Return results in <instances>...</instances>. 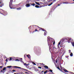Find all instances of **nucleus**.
<instances>
[{
	"instance_id": "obj_1",
	"label": "nucleus",
	"mask_w": 74,
	"mask_h": 74,
	"mask_svg": "<svg viewBox=\"0 0 74 74\" xmlns=\"http://www.w3.org/2000/svg\"><path fill=\"white\" fill-rule=\"evenodd\" d=\"M7 68H11V67H12L13 68H18V69H23V70H25L26 69H24L23 68H21V67H19L18 66H8L7 67Z\"/></svg>"
},
{
	"instance_id": "obj_2",
	"label": "nucleus",
	"mask_w": 74,
	"mask_h": 74,
	"mask_svg": "<svg viewBox=\"0 0 74 74\" xmlns=\"http://www.w3.org/2000/svg\"><path fill=\"white\" fill-rule=\"evenodd\" d=\"M51 40H53V39L49 38V37L48 36L47 37V41L48 44H50V43L51 42Z\"/></svg>"
},
{
	"instance_id": "obj_3",
	"label": "nucleus",
	"mask_w": 74,
	"mask_h": 74,
	"mask_svg": "<svg viewBox=\"0 0 74 74\" xmlns=\"http://www.w3.org/2000/svg\"><path fill=\"white\" fill-rule=\"evenodd\" d=\"M13 1V0H10V1L9 3V6L10 9H12V8H11V7H12V3Z\"/></svg>"
},
{
	"instance_id": "obj_4",
	"label": "nucleus",
	"mask_w": 74,
	"mask_h": 74,
	"mask_svg": "<svg viewBox=\"0 0 74 74\" xmlns=\"http://www.w3.org/2000/svg\"><path fill=\"white\" fill-rule=\"evenodd\" d=\"M1 10H2L3 11V13H4V16H5L6 15H7L8 14V13L7 12H5L4 11V10H2V9H1Z\"/></svg>"
},
{
	"instance_id": "obj_5",
	"label": "nucleus",
	"mask_w": 74,
	"mask_h": 74,
	"mask_svg": "<svg viewBox=\"0 0 74 74\" xmlns=\"http://www.w3.org/2000/svg\"><path fill=\"white\" fill-rule=\"evenodd\" d=\"M62 40H63V39H62L61 40V41H60L58 43V45H57V47H58V48H59V45L60 44V42H61V41H62Z\"/></svg>"
},
{
	"instance_id": "obj_6",
	"label": "nucleus",
	"mask_w": 74,
	"mask_h": 74,
	"mask_svg": "<svg viewBox=\"0 0 74 74\" xmlns=\"http://www.w3.org/2000/svg\"><path fill=\"white\" fill-rule=\"evenodd\" d=\"M2 5H4V4L2 3V2H0V7H2Z\"/></svg>"
},
{
	"instance_id": "obj_7",
	"label": "nucleus",
	"mask_w": 74,
	"mask_h": 74,
	"mask_svg": "<svg viewBox=\"0 0 74 74\" xmlns=\"http://www.w3.org/2000/svg\"><path fill=\"white\" fill-rule=\"evenodd\" d=\"M30 5L29 4H27L25 5L26 7H30Z\"/></svg>"
},
{
	"instance_id": "obj_8",
	"label": "nucleus",
	"mask_w": 74,
	"mask_h": 74,
	"mask_svg": "<svg viewBox=\"0 0 74 74\" xmlns=\"http://www.w3.org/2000/svg\"><path fill=\"white\" fill-rule=\"evenodd\" d=\"M68 42L69 43H70V41H71V38H68Z\"/></svg>"
},
{
	"instance_id": "obj_9",
	"label": "nucleus",
	"mask_w": 74,
	"mask_h": 74,
	"mask_svg": "<svg viewBox=\"0 0 74 74\" xmlns=\"http://www.w3.org/2000/svg\"><path fill=\"white\" fill-rule=\"evenodd\" d=\"M44 67L45 68V69H48V66H47L45 65L44 66Z\"/></svg>"
},
{
	"instance_id": "obj_10",
	"label": "nucleus",
	"mask_w": 74,
	"mask_h": 74,
	"mask_svg": "<svg viewBox=\"0 0 74 74\" xmlns=\"http://www.w3.org/2000/svg\"><path fill=\"white\" fill-rule=\"evenodd\" d=\"M27 57L29 59H30V58H31L30 55L29 54H28V55H27Z\"/></svg>"
},
{
	"instance_id": "obj_11",
	"label": "nucleus",
	"mask_w": 74,
	"mask_h": 74,
	"mask_svg": "<svg viewBox=\"0 0 74 74\" xmlns=\"http://www.w3.org/2000/svg\"><path fill=\"white\" fill-rule=\"evenodd\" d=\"M47 32L46 31H45V34H44V36H46V35H47Z\"/></svg>"
},
{
	"instance_id": "obj_12",
	"label": "nucleus",
	"mask_w": 74,
	"mask_h": 74,
	"mask_svg": "<svg viewBox=\"0 0 74 74\" xmlns=\"http://www.w3.org/2000/svg\"><path fill=\"white\" fill-rule=\"evenodd\" d=\"M17 10H21V8L19 7L17 8Z\"/></svg>"
},
{
	"instance_id": "obj_13",
	"label": "nucleus",
	"mask_w": 74,
	"mask_h": 74,
	"mask_svg": "<svg viewBox=\"0 0 74 74\" xmlns=\"http://www.w3.org/2000/svg\"><path fill=\"white\" fill-rule=\"evenodd\" d=\"M35 3L36 4H37L38 5H40V4H39V3L38 2H36Z\"/></svg>"
},
{
	"instance_id": "obj_14",
	"label": "nucleus",
	"mask_w": 74,
	"mask_h": 74,
	"mask_svg": "<svg viewBox=\"0 0 74 74\" xmlns=\"http://www.w3.org/2000/svg\"><path fill=\"white\" fill-rule=\"evenodd\" d=\"M39 28H40V29H42V31H44L45 32V30H44V29H42V28L39 27Z\"/></svg>"
},
{
	"instance_id": "obj_15",
	"label": "nucleus",
	"mask_w": 74,
	"mask_h": 74,
	"mask_svg": "<svg viewBox=\"0 0 74 74\" xmlns=\"http://www.w3.org/2000/svg\"><path fill=\"white\" fill-rule=\"evenodd\" d=\"M6 70V67H4L3 68V71H4V70Z\"/></svg>"
},
{
	"instance_id": "obj_16",
	"label": "nucleus",
	"mask_w": 74,
	"mask_h": 74,
	"mask_svg": "<svg viewBox=\"0 0 74 74\" xmlns=\"http://www.w3.org/2000/svg\"><path fill=\"white\" fill-rule=\"evenodd\" d=\"M35 7H36V8H40V7L38 5H36Z\"/></svg>"
},
{
	"instance_id": "obj_17",
	"label": "nucleus",
	"mask_w": 74,
	"mask_h": 74,
	"mask_svg": "<svg viewBox=\"0 0 74 74\" xmlns=\"http://www.w3.org/2000/svg\"><path fill=\"white\" fill-rule=\"evenodd\" d=\"M64 71L65 72H66H66H68V71H67V70H66V69H64Z\"/></svg>"
},
{
	"instance_id": "obj_18",
	"label": "nucleus",
	"mask_w": 74,
	"mask_h": 74,
	"mask_svg": "<svg viewBox=\"0 0 74 74\" xmlns=\"http://www.w3.org/2000/svg\"><path fill=\"white\" fill-rule=\"evenodd\" d=\"M32 63L34 64V65H36V63L33 62H32Z\"/></svg>"
},
{
	"instance_id": "obj_19",
	"label": "nucleus",
	"mask_w": 74,
	"mask_h": 74,
	"mask_svg": "<svg viewBox=\"0 0 74 74\" xmlns=\"http://www.w3.org/2000/svg\"><path fill=\"white\" fill-rule=\"evenodd\" d=\"M70 56H73V53H71L70 54Z\"/></svg>"
},
{
	"instance_id": "obj_20",
	"label": "nucleus",
	"mask_w": 74,
	"mask_h": 74,
	"mask_svg": "<svg viewBox=\"0 0 74 74\" xmlns=\"http://www.w3.org/2000/svg\"><path fill=\"white\" fill-rule=\"evenodd\" d=\"M19 61H20V62H21V63H23V64H24V62H23V61H22V60H21V61L19 60Z\"/></svg>"
},
{
	"instance_id": "obj_21",
	"label": "nucleus",
	"mask_w": 74,
	"mask_h": 74,
	"mask_svg": "<svg viewBox=\"0 0 74 74\" xmlns=\"http://www.w3.org/2000/svg\"><path fill=\"white\" fill-rule=\"evenodd\" d=\"M52 4H53V3H51L50 4L48 5V6H50V5H52Z\"/></svg>"
},
{
	"instance_id": "obj_22",
	"label": "nucleus",
	"mask_w": 74,
	"mask_h": 74,
	"mask_svg": "<svg viewBox=\"0 0 74 74\" xmlns=\"http://www.w3.org/2000/svg\"><path fill=\"white\" fill-rule=\"evenodd\" d=\"M69 53H71V50H69Z\"/></svg>"
},
{
	"instance_id": "obj_23",
	"label": "nucleus",
	"mask_w": 74,
	"mask_h": 74,
	"mask_svg": "<svg viewBox=\"0 0 74 74\" xmlns=\"http://www.w3.org/2000/svg\"><path fill=\"white\" fill-rule=\"evenodd\" d=\"M28 2H29V1H28V0H27L26 2V4H28V3H29Z\"/></svg>"
},
{
	"instance_id": "obj_24",
	"label": "nucleus",
	"mask_w": 74,
	"mask_h": 74,
	"mask_svg": "<svg viewBox=\"0 0 74 74\" xmlns=\"http://www.w3.org/2000/svg\"><path fill=\"white\" fill-rule=\"evenodd\" d=\"M22 60V58H20L19 59V60H20V61L21 60Z\"/></svg>"
},
{
	"instance_id": "obj_25",
	"label": "nucleus",
	"mask_w": 74,
	"mask_h": 74,
	"mask_svg": "<svg viewBox=\"0 0 74 74\" xmlns=\"http://www.w3.org/2000/svg\"><path fill=\"white\" fill-rule=\"evenodd\" d=\"M32 5H33V6H35V4L33 3L32 4Z\"/></svg>"
},
{
	"instance_id": "obj_26",
	"label": "nucleus",
	"mask_w": 74,
	"mask_h": 74,
	"mask_svg": "<svg viewBox=\"0 0 74 74\" xmlns=\"http://www.w3.org/2000/svg\"><path fill=\"white\" fill-rule=\"evenodd\" d=\"M47 71H45L44 72V74H45L46 73H47Z\"/></svg>"
},
{
	"instance_id": "obj_27",
	"label": "nucleus",
	"mask_w": 74,
	"mask_h": 74,
	"mask_svg": "<svg viewBox=\"0 0 74 74\" xmlns=\"http://www.w3.org/2000/svg\"><path fill=\"white\" fill-rule=\"evenodd\" d=\"M49 71H50V72H51V73L52 72V70L50 69L49 70Z\"/></svg>"
},
{
	"instance_id": "obj_28",
	"label": "nucleus",
	"mask_w": 74,
	"mask_h": 74,
	"mask_svg": "<svg viewBox=\"0 0 74 74\" xmlns=\"http://www.w3.org/2000/svg\"><path fill=\"white\" fill-rule=\"evenodd\" d=\"M37 31V29H35V31H33V33H34V32H36Z\"/></svg>"
},
{
	"instance_id": "obj_29",
	"label": "nucleus",
	"mask_w": 74,
	"mask_h": 74,
	"mask_svg": "<svg viewBox=\"0 0 74 74\" xmlns=\"http://www.w3.org/2000/svg\"><path fill=\"white\" fill-rule=\"evenodd\" d=\"M3 66H0V69H2Z\"/></svg>"
},
{
	"instance_id": "obj_30",
	"label": "nucleus",
	"mask_w": 74,
	"mask_h": 74,
	"mask_svg": "<svg viewBox=\"0 0 74 74\" xmlns=\"http://www.w3.org/2000/svg\"><path fill=\"white\" fill-rule=\"evenodd\" d=\"M15 61H18V62H19V60L18 59H16V60Z\"/></svg>"
},
{
	"instance_id": "obj_31",
	"label": "nucleus",
	"mask_w": 74,
	"mask_h": 74,
	"mask_svg": "<svg viewBox=\"0 0 74 74\" xmlns=\"http://www.w3.org/2000/svg\"><path fill=\"white\" fill-rule=\"evenodd\" d=\"M38 68H39V69H41V66L38 67Z\"/></svg>"
},
{
	"instance_id": "obj_32",
	"label": "nucleus",
	"mask_w": 74,
	"mask_h": 74,
	"mask_svg": "<svg viewBox=\"0 0 74 74\" xmlns=\"http://www.w3.org/2000/svg\"><path fill=\"white\" fill-rule=\"evenodd\" d=\"M5 61H6V62H8V60L7 59H6Z\"/></svg>"
},
{
	"instance_id": "obj_33",
	"label": "nucleus",
	"mask_w": 74,
	"mask_h": 74,
	"mask_svg": "<svg viewBox=\"0 0 74 74\" xmlns=\"http://www.w3.org/2000/svg\"><path fill=\"white\" fill-rule=\"evenodd\" d=\"M12 60V58H10V61H11V60Z\"/></svg>"
},
{
	"instance_id": "obj_34",
	"label": "nucleus",
	"mask_w": 74,
	"mask_h": 74,
	"mask_svg": "<svg viewBox=\"0 0 74 74\" xmlns=\"http://www.w3.org/2000/svg\"><path fill=\"white\" fill-rule=\"evenodd\" d=\"M28 65H29V64H26V66H28Z\"/></svg>"
},
{
	"instance_id": "obj_35",
	"label": "nucleus",
	"mask_w": 74,
	"mask_h": 74,
	"mask_svg": "<svg viewBox=\"0 0 74 74\" xmlns=\"http://www.w3.org/2000/svg\"><path fill=\"white\" fill-rule=\"evenodd\" d=\"M12 71H13V72H15V71H16L15 70H13Z\"/></svg>"
},
{
	"instance_id": "obj_36",
	"label": "nucleus",
	"mask_w": 74,
	"mask_h": 74,
	"mask_svg": "<svg viewBox=\"0 0 74 74\" xmlns=\"http://www.w3.org/2000/svg\"><path fill=\"white\" fill-rule=\"evenodd\" d=\"M65 4H68V2H65Z\"/></svg>"
},
{
	"instance_id": "obj_37",
	"label": "nucleus",
	"mask_w": 74,
	"mask_h": 74,
	"mask_svg": "<svg viewBox=\"0 0 74 74\" xmlns=\"http://www.w3.org/2000/svg\"><path fill=\"white\" fill-rule=\"evenodd\" d=\"M30 1H31L32 2H33V1H34L33 0H30Z\"/></svg>"
},
{
	"instance_id": "obj_38",
	"label": "nucleus",
	"mask_w": 74,
	"mask_h": 74,
	"mask_svg": "<svg viewBox=\"0 0 74 74\" xmlns=\"http://www.w3.org/2000/svg\"><path fill=\"white\" fill-rule=\"evenodd\" d=\"M53 48L54 49H56V48L55 47H53Z\"/></svg>"
},
{
	"instance_id": "obj_39",
	"label": "nucleus",
	"mask_w": 74,
	"mask_h": 74,
	"mask_svg": "<svg viewBox=\"0 0 74 74\" xmlns=\"http://www.w3.org/2000/svg\"><path fill=\"white\" fill-rule=\"evenodd\" d=\"M49 74H53V72H52L51 73H49Z\"/></svg>"
},
{
	"instance_id": "obj_40",
	"label": "nucleus",
	"mask_w": 74,
	"mask_h": 74,
	"mask_svg": "<svg viewBox=\"0 0 74 74\" xmlns=\"http://www.w3.org/2000/svg\"><path fill=\"white\" fill-rule=\"evenodd\" d=\"M58 69H59V70H60V69H59V68L58 67H57Z\"/></svg>"
},
{
	"instance_id": "obj_41",
	"label": "nucleus",
	"mask_w": 74,
	"mask_h": 74,
	"mask_svg": "<svg viewBox=\"0 0 74 74\" xmlns=\"http://www.w3.org/2000/svg\"><path fill=\"white\" fill-rule=\"evenodd\" d=\"M30 28H32V27H29V29H30Z\"/></svg>"
},
{
	"instance_id": "obj_42",
	"label": "nucleus",
	"mask_w": 74,
	"mask_h": 74,
	"mask_svg": "<svg viewBox=\"0 0 74 74\" xmlns=\"http://www.w3.org/2000/svg\"><path fill=\"white\" fill-rule=\"evenodd\" d=\"M51 1H52V0H49V2H50Z\"/></svg>"
},
{
	"instance_id": "obj_43",
	"label": "nucleus",
	"mask_w": 74,
	"mask_h": 74,
	"mask_svg": "<svg viewBox=\"0 0 74 74\" xmlns=\"http://www.w3.org/2000/svg\"><path fill=\"white\" fill-rule=\"evenodd\" d=\"M24 58H26V56H25V55H24Z\"/></svg>"
},
{
	"instance_id": "obj_44",
	"label": "nucleus",
	"mask_w": 74,
	"mask_h": 74,
	"mask_svg": "<svg viewBox=\"0 0 74 74\" xmlns=\"http://www.w3.org/2000/svg\"><path fill=\"white\" fill-rule=\"evenodd\" d=\"M55 42H53V44L54 45L55 44Z\"/></svg>"
},
{
	"instance_id": "obj_45",
	"label": "nucleus",
	"mask_w": 74,
	"mask_h": 74,
	"mask_svg": "<svg viewBox=\"0 0 74 74\" xmlns=\"http://www.w3.org/2000/svg\"><path fill=\"white\" fill-rule=\"evenodd\" d=\"M24 64V65H25V66H26V63H25V64Z\"/></svg>"
},
{
	"instance_id": "obj_46",
	"label": "nucleus",
	"mask_w": 74,
	"mask_h": 74,
	"mask_svg": "<svg viewBox=\"0 0 74 74\" xmlns=\"http://www.w3.org/2000/svg\"><path fill=\"white\" fill-rule=\"evenodd\" d=\"M43 72H44V71H42L41 73H43Z\"/></svg>"
},
{
	"instance_id": "obj_47",
	"label": "nucleus",
	"mask_w": 74,
	"mask_h": 74,
	"mask_svg": "<svg viewBox=\"0 0 74 74\" xmlns=\"http://www.w3.org/2000/svg\"><path fill=\"white\" fill-rule=\"evenodd\" d=\"M25 73H27V74H29V73H28L27 72H25Z\"/></svg>"
},
{
	"instance_id": "obj_48",
	"label": "nucleus",
	"mask_w": 74,
	"mask_h": 74,
	"mask_svg": "<svg viewBox=\"0 0 74 74\" xmlns=\"http://www.w3.org/2000/svg\"><path fill=\"white\" fill-rule=\"evenodd\" d=\"M1 72H3V70H1Z\"/></svg>"
},
{
	"instance_id": "obj_49",
	"label": "nucleus",
	"mask_w": 74,
	"mask_h": 74,
	"mask_svg": "<svg viewBox=\"0 0 74 74\" xmlns=\"http://www.w3.org/2000/svg\"><path fill=\"white\" fill-rule=\"evenodd\" d=\"M0 14H2V15H4V14H3L1 13V12H0Z\"/></svg>"
},
{
	"instance_id": "obj_50",
	"label": "nucleus",
	"mask_w": 74,
	"mask_h": 74,
	"mask_svg": "<svg viewBox=\"0 0 74 74\" xmlns=\"http://www.w3.org/2000/svg\"><path fill=\"white\" fill-rule=\"evenodd\" d=\"M63 4H65V2H63Z\"/></svg>"
},
{
	"instance_id": "obj_51",
	"label": "nucleus",
	"mask_w": 74,
	"mask_h": 74,
	"mask_svg": "<svg viewBox=\"0 0 74 74\" xmlns=\"http://www.w3.org/2000/svg\"><path fill=\"white\" fill-rule=\"evenodd\" d=\"M15 6H17V5H14Z\"/></svg>"
},
{
	"instance_id": "obj_52",
	"label": "nucleus",
	"mask_w": 74,
	"mask_h": 74,
	"mask_svg": "<svg viewBox=\"0 0 74 74\" xmlns=\"http://www.w3.org/2000/svg\"><path fill=\"white\" fill-rule=\"evenodd\" d=\"M58 6H60V5H59V4H58Z\"/></svg>"
},
{
	"instance_id": "obj_53",
	"label": "nucleus",
	"mask_w": 74,
	"mask_h": 74,
	"mask_svg": "<svg viewBox=\"0 0 74 74\" xmlns=\"http://www.w3.org/2000/svg\"><path fill=\"white\" fill-rule=\"evenodd\" d=\"M74 2H73V3H71V4H74Z\"/></svg>"
},
{
	"instance_id": "obj_54",
	"label": "nucleus",
	"mask_w": 74,
	"mask_h": 74,
	"mask_svg": "<svg viewBox=\"0 0 74 74\" xmlns=\"http://www.w3.org/2000/svg\"><path fill=\"white\" fill-rule=\"evenodd\" d=\"M68 4H71V3H68Z\"/></svg>"
},
{
	"instance_id": "obj_55",
	"label": "nucleus",
	"mask_w": 74,
	"mask_h": 74,
	"mask_svg": "<svg viewBox=\"0 0 74 74\" xmlns=\"http://www.w3.org/2000/svg\"><path fill=\"white\" fill-rule=\"evenodd\" d=\"M2 73H3V74H4V72H3Z\"/></svg>"
},
{
	"instance_id": "obj_56",
	"label": "nucleus",
	"mask_w": 74,
	"mask_h": 74,
	"mask_svg": "<svg viewBox=\"0 0 74 74\" xmlns=\"http://www.w3.org/2000/svg\"><path fill=\"white\" fill-rule=\"evenodd\" d=\"M57 60H56V63H57Z\"/></svg>"
},
{
	"instance_id": "obj_57",
	"label": "nucleus",
	"mask_w": 74,
	"mask_h": 74,
	"mask_svg": "<svg viewBox=\"0 0 74 74\" xmlns=\"http://www.w3.org/2000/svg\"><path fill=\"white\" fill-rule=\"evenodd\" d=\"M40 4H42V2H40Z\"/></svg>"
},
{
	"instance_id": "obj_58",
	"label": "nucleus",
	"mask_w": 74,
	"mask_h": 74,
	"mask_svg": "<svg viewBox=\"0 0 74 74\" xmlns=\"http://www.w3.org/2000/svg\"><path fill=\"white\" fill-rule=\"evenodd\" d=\"M18 5H20V4H18Z\"/></svg>"
},
{
	"instance_id": "obj_59",
	"label": "nucleus",
	"mask_w": 74,
	"mask_h": 74,
	"mask_svg": "<svg viewBox=\"0 0 74 74\" xmlns=\"http://www.w3.org/2000/svg\"><path fill=\"white\" fill-rule=\"evenodd\" d=\"M62 42H63V40H62Z\"/></svg>"
},
{
	"instance_id": "obj_60",
	"label": "nucleus",
	"mask_w": 74,
	"mask_h": 74,
	"mask_svg": "<svg viewBox=\"0 0 74 74\" xmlns=\"http://www.w3.org/2000/svg\"><path fill=\"white\" fill-rule=\"evenodd\" d=\"M55 0H54V1H55Z\"/></svg>"
},
{
	"instance_id": "obj_61",
	"label": "nucleus",
	"mask_w": 74,
	"mask_h": 74,
	"mask_svg": "<svg viewBox=\"0 0 74 74\" xmlns=\"http://www.w3.org/2000/svg\"><path fill=\"white\" fill-rule=\"evenodd\" d=\"M49 48H50V47H49Z\"/></svg>"
},
{
	"instance_id": "obj_62",
	"label": "nucleus",
	"mask_w": 74,
	"mask_h": 74,
	"mask_svg": "<svg viewBox=\"0 0 74 74\" xmlns=\"http://www.w3.org/2000/svg\"><path fill=\"white\" fill-rule=\"evenodd\" d=\"M14 74H16V73H14Z\"/></svg>"
},
{
	"instance_id": "obj_63",
	"label": "nucleus",
	"mask_w": 74,
	"mask_h": 74,
	"mask_svg": "<svg viewBox=\"0 0 74 74\" xmlns=\"http://www.w3.org/2000/svg\"><path fill=\"white\" fill-rule=\"evenodd\" d=\"M73 1H74V0H73Z\"/></svg>"
},
{
	"instance_id": "obj_64",
	"label": "nucleus",
	"mask_w": 74,
	"mask_h": 74,
	"mask_svg": "<svg viewBox=\"0 0 74 74\" xmlns=\"http://www.w3.org/2000/svg\"><path fill=\"white\" fill-rule=\"evenodd\" d=\"M7 74H8V73H7Z\"/></svg>"
}]
</instances>
